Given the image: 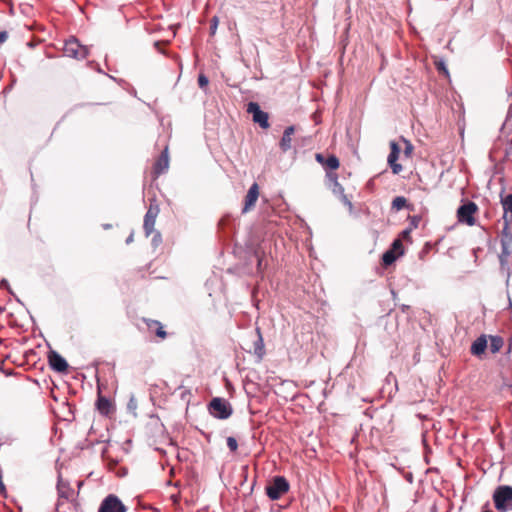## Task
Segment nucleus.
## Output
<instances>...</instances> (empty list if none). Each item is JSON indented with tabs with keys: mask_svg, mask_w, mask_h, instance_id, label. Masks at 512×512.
<instances>
[{
	"mask_svg": "<svg viewBox=\"0 0 512 512\" xmlns=\"http://www.w3.org/2000/svg\"><path fill=\"white\" fill-rule=\"evenodd\" d=\"M326 178H327L329 187H331L335 182H338V176L333 171L327 172Z\"/></svg>",
	"mask_w": 512,
	"mask_h": 512,
	"instance_id": "nucleus-27",
	"label": "nucleus"
},
{
	"mask_svg": "<svg viewBox=\"0 0 512 512\" xmlns=\"http://www.w3.org/2000/svg\"><path fill=\"white\" fill-rule=\"evenodd\" d=\"M503 346V339L499 336H490V342L487 347H489L492 353H497Z\"/></svg>",
	"mask_w": 512,
	"mask_h": 512,
	"instance_id": "nucleus-18",
	"label": "nucleus"
},
{
	"mask_svg": "<svg viewBox=\"0 0 512 512\" xmlns=\"http://www.w3.org/2000/svg\"><path fill=\"white\" fill-rule=\"evenodd\" d=\"M418 222H419V218L418 217H413L412 220H411V228H416L417 225H418Z\"/></svg>",
	"mask_w": 512,
	"mask_h": 512,
	"instance_id": "nucleus-38",
	"label": "nucleus"
},
{
	"mask_svg": "<svg viewBox=\"0 0 512 512\" xmlns=\"http://www.w3.org/2000/svg\"><path fill=\"white\" fill-rule=\"evenodd\" d=\"M390 250H394V253H396L397 255L401 256L404 254V248H403V244H402V241L400 238L398 239H395L392 243V246H391V249Z\"/></svg>",
	"mask_w": 512,
	"mask_h": 512,
	"instance_id": "nucleus-24",
	"label": "nucleus"
},
{
	"mask_svg": "<svg viewBox=\"0 0 512 512\" xmlns=\"http://www.w3.org/2000/svg\"><path fill=\"white\" fill-rule=\"evenodd\" d=\"M247 112L252 114L253 121L258 123L261 128L267 129L269 127L268 113L262 111L256 102L248 103Z\"/></svg>",
	"mask_w": 512,
	"mask_h": 512,
	"instance_id": "nucleus-7",
	"label": "nucleus"
},
{
	"mask_svg": "<svg viewBox=\"0 0 512 512\" xmlns=\"http://www.w3.org/2000/svg\"><path fill=\"white\" fill-rule=\"evenodd\" d=\"M508 229V226L506 225L503 229V237L501 238V253L499 255V261L502 267H506L510 263V254H511V247H512V237L507 236L506 230Z\"/></svg>",
	"mask_w": 512,
	"mask_h": 512,
	"instance_id": "nucleus-9",
	"label": "nucleus"
},
{
	"mask_svg": "<svg viewBox=\"0 0 512 512\" xmlns=\"http://www.w3.org/2000/svg\"><path fill=\"white\" fill-rule=\"evenodd\" d=\"M488 343L485 335L478 337L471 345V353L475 356H480L484 353Z\"/></svg>",
	"mask_w": 512,
	"mask_h": 512,
	"instance_id": "nucleus-15",
	"label": "nucleus"
},
{
	"mask_svg": "<svg viewBox=\"0 0 512 512\" xmlns=\"http://www.w3.org/2000/svg\"><path fill=\"white\" fill-rule=\"evenodd\" d=\"M169 167V156H168V148L166 147L158 160L156 161L154 165V171L157 175L162 174L165 172Z\"/></svg>",
	"mask_w": 512,
	"mask_h": 512,
	"instance_id": "nucleus-13",
	"label": "nucleus"
},
{
	"mask_svg": "<svg viewBox=\"0 0 512 512\" xmlns=\"http://www.w3.org/2000/svg\"><path fill=\"white\" fill-rule=\"evenodd\" d=\"M400 154V147L395 141L390 142V153L387 158L388 165L392 169L393 174L397 175L402 171V165L397 163Z\"/></svg>",
	"mask_w": 512,
	"mask_h": 512,
	"instance_id": "nucleus-10",
	"label": "nucleus"
},
{
	"mask_svg": "<svg viewBox=\"0 0 512 512\" xmlns=\"http://www.w3.org/2000/svg\"><path fill=\"white\" fill-rule=\"evenodd\" d=\"M8 35H7V32L5 31H1L0 32V44L5 42V40L7 39Z\"/></svg>",
	"mask_w": 512,
	"mask_h": 512,
	"instance_id": "nucleus-36",
	"label": "nucleus"
},
{
	"mask_svg": "<svg viewBox=\"0 0 512 512\" xmlns=\"http://www.w3.org/2000/svg\"><path fill=\"white\" fill-rule=\"evenodd\" d=\"M57 490L60 498L69 499L71 496V491L67 485H65L61 480L58 481Z\"/></svg>",
	"mask_w": 512,
	"mask_h": 512,
	"instance_id": "nucleus-20",
	"label": "nucleus"
},
{
	"mask_svg": "<svg viewBox=\"0 0 512 512\" xmlns=\"http://www.w3.org/2000/svg\"><path fill=\"white\" fill-rule=\"evenodd\" d=\"M209 80L204 74L198 76V84L201 89H205L208 86Z\"/></svg>",
	"mask_w": 512,
	"mask_h": 512,
	"instance_id": "nucleus-29",
	"label": "nucleus"
},
{
	"mask_svg": "<svg viewBox=\"0 0 512 512\" xmlns=\"http://www.w3.org/2000/svg\"><path fill=\"white\" fill-rule=\"evenodd\" d=\"M64 54L74 59H85L89 55V48L81 45L75 37L65 41Z\"/></svg>",
	"mask_w": 512,
	"mask_h": 512,
	"instance_id": "nucleus-3",
	"label": "nucleus"
},
{
	"mask_svg": "<svg viewBox=\"0 0 512 512\" xmlns=\"http://www.w3.org/2000/svg\"><path fill=\"white\" fill-rule=\"evenodd\" d=\"M294 131H295L294 126H289L284 130L282 138L279 143L280 149L283 152H286L291 148L292 135L294 134Z\"/></svg>",
	"mask_w": 512,
	"mask_h": 512,
	"instance_id": "nucleus-14",
	"label": "nucleus"
},
{
	"mask_svg": "<svg viewBox=\"0 0 512 512\" xmlns=\"http://www.w3.org/2000/svg\"><path fill=\"white\" fill-rule=\"evenodd\" d=\"M407 206V200L403 196H397L392 201V209H395L396 211H399Z\"/></svg>",
	"mask_w": 512,
	"mask_h": 512,
	"instance_id": "nucleus-23",
	"label": "nucleus"
},
{
	"mask_svg": "<svg viewBox=\"0 0 512 512\" xmlns=\"http://www.w3.org/2000/svg\"><path fill=\"white\" fill-rule=\"evenodd\" d=\"M340 197V200L341 202L348 207L349 211L352 212L353 211V204L352 202L348 199L347 195L344 193L342 195L339 196Z\"/></svg>",
	"mask_w": 512,
	"mask_h": 512,
	"instance_id": "nucleus-30",
	"label": "nucleus"
},
{
	"mask_svg": "<svg viewBox=\"0 0 512 512\" xmlns=\"http://www.w3.org/2000/svg\"><path fill=\"white\" fill-rule=\"evenodd\" d=\"M259 197V186L257 183H253L249 188L245 197L244 206L242 213H247L254 208Z\"/></svg>",
	"mask_w": 512,
	"mask_h": 512,
	"instance_id": "nucleus-11",
	"label": "nucleus"
},
{
	"mask_svg": "<svg viewBox=\"0 0 512 512\" xmlns=\"http://www.w3.org/2000/svg\"><path fill=\"white\" fill-rule=\"evenodd\" d=\"M289 482L283 476H276L272 482L266 486V494L271 500L280 499L285 493L289 491Z\"/></svg>",
	"mask_w": 512,
	"mask_h": 512,
	"instance_id": "nucleus-2",
	"label": "nucleus"
},
{
	"mask_svg": "<svg viewBox=\"0 0 512 512\" xmlns=\"http://www.w3.org/2000/svg\"><path fill=\"white\" fill-rule=\"evenodd\" d=\"M339 159L335 155H330L326 158L324 167L326 169H330L331 171H334L339 168Z\"/></svg>",
	"mask_w": 512,
	"mask_h": 512,
	"instance_id": "nucleus-21",
	"label": "nucleus"
},
{
	"mask_svg": "<svg viewBox=\"0 0 512 512\" xmlns=\"http://www.w3.org/2000/svg\"><path fill=\"white\" fill-rule=\"evenodd\" d=\"M264 353V342L261 334L258 332V339L254 343V354L257 355L259 359H262Z\"/></svg>",
	"mask_w": 512,
	"mask_h": 512,
	"instance_id": "nucleus-19",
	"label": "nucleus"
},
{
	"mask_svg": "<svg viewBox=\"0 0 512 512\" xmlns=\"http://www.w3.org/2000/svg\"><path fill=\"white\" fill-rule=\"evenodd\" d=\"M438 69H439V70H443L446 74H448V71H447V69L444 67V65H443V64L438 65Z\"/></svg>",
	"mask_w": 512,
	"mask_h": 512,
	"instance_id": "nucleus-41",
	"label": "nucleus"
},
{
	"mask_svg": "<svg viewBox=\"0 0 512 512\" xmlns=\"http://www.w3.org/2000/svg\"><path fill=\"white\" fill-rule=\"evenodd\" d=\"M159 213V207L157 204L151 203L145 216L143 229L145 235L148 237L154 232L155 221Z\"/></svg>",
	"mask_w": 512,
	"mask_h": 512,
	"instance_id": "nucleus-8",
	"label": "nucleus"
},
{
	"mask_svg": "<svg viewBox=\"0 0 512 512\" xmlns=\"http://www.w3.org/2000/svg\"><path fill=\"white\" fill-rule=\"evenodd\" d=\"M145 322L150 332H154L161 339L166 338L167 333L164 330L163 325L159 321L148 319L145 320Z\"/></svg>",
	"mask_w": 512,
	"mask_h": 512,
	"instance_id": "nucleus-16",
	"label": "nucleus"
},
{
	"mask_svg": "<svg viewBox=\"0 0 512 512\" xmlns=\"http://www.w3.org/2000/svg\"><path fill=\"white\" fill-rule=\"evenodd\" d=\"M403 141L406 144L404 154H405V156L409 157L412 153L413 146L409 141L405 140L404 138H403Z\"/></svg>",
	"mask_w": 512,
	"mask_h": 512,
	"instance_id": "nucleus-31",
	"label": "nucleus"
},
{
	"mask_svg": "<svg viewBox=\"0 0 512 512\" xmlns=\"http://www.w3.org/2000/svg\"><path fill=\"white\" fill-rule=\"evenodd\" d=\"M131 242H133V233H131L126 239V244H130Z\"/></svg>",
	"mask_w": 512,
	"mask_h": 512,
	"instance_id": "nucleus-40",
	"label": "nucleus"
},
{
	"mask_svg": "<svg viewBox=\"0 0 512 512\" xmlns=\"http://www.w3.org/2000/svg\"><path fill=\"white\" fill-rule=\"evenodd\" d=\"M98 512H126V507L116 495L110 494L101 502Z\"/></svg>",
	"mask_w": 512,
	"mask_h": 512,
	"instance_id": "nucleus-6",
	"label": "nucleus"
},
{
	"mask_svg": "<svg viewBox=\"0 0 512 512\" xmlns=\"http://www.w3.org/2000/svg\"><path fill=\"white\" fill-rule=\"evenodd\" d=\"M153 245L158 246L161 242V235L159 232H155L153 239H152Z\"/></svg>",
	"mask_w": 512,
	"mask_h": 512,
	"instance_id": "nucleus-33",
	"label": "nucleus"
},
{
	"mask_svg": "<svg viewBox=\"0 0 512 512\" xmlns=\"http://www.w3.org/2000/svg\"><path fill=\"white\" fill-rule=\"evenodd\" d=\"M495 508L498 511L506 512L511 509L509 504L512 501V487L511 486H499L493 495Z\"/></svg>",
	"mask_w": 512,
	"mask_h": 512,
	"instance_id": "nucleus-1",
	"label": "nucleus"
},
{
	"mask_svg": "<svg viewBox=\"0 0 512 512\" xmlns=\"http://www.w3.org/2000/svg\"><path fill=\"white\" fill-rule=\"evenodd\" d=\"M98 411L103 415H108L111 410L110 401L103 396H99L96 402Z\"/></svg>",
	"mask_w": 512,
	"mask_h": 512,
	"instance_id": "nucleus-17",
	"label": "nucleus"
},
{
	"mask_svg": "<svg viewBox=\"0 0 512 512\" xmlns=\"http://www.w3.org/2000/svg\"><path fill=\"white\" fill-rule=\"evenodd\" d=\"M219 24V18L217 16L212 17L210 21V34L215 35Z\"/></svg>",
	"mask_w": 512,
	"mask_h": 512,
	"instance_id": "nucleus-26",
	"label": "nucleus"
},
{
	"mask_svg": "<svg viewBox=\"0 0 512 512\" xmlns=\"http://www.w3.org/2000/svg\"><path fill=\"white\" fill-rule=\"evenodd\" d=\"M399 255H397L396 253H394V250H388L386 251L383 256H382V261H383V264L385 266H389L391 265L392 263L395 262V260L397 259Z\"/></svg>",
	"mask_w": 512,
	"mask_h": 512,
	"instance_id": "nucleus-22",
	"label": "nucleus"
},
{
	"mask_svg": "<svg viewBox=\"0 0 512 512\" xmlns=\"http://www.w3.org/2000/svg\"><path fill=\"white\" fill-rule=\"evenodd\" d=\"M227 446L232 452H235L238 448L237 440L234 437H228Z\"/></svg>",
	"mask_w": 512,
	"mask_h": 512,
	"instance_id": "nucleus-28",
	"label": "nucleus"
},
{
	"mask_svg": "<svg viewBox=\"0 0 512 512\" xmlns=\"http://www.w3.org/2000/svg\"><path fill=\"white\" fill-rule=\"evenodd\" d=\"M477 205L468 201L461 205L457 210V218L460 223H465L469 226H473L475 224L474 214L477 212Z\"/></svg>",
	"mask_w": 512,
	"mask_h": 512,
	"instance_id": "nucleus-5",
	"label": "nucleus"
},
{
	"mask_svg": "<svg viewBox=\"0 0 512 512\" xmlns=\"http://www.w3.org/2000/svg\"><path fill=\"white\" fill-rule=\"evenodd\" d=\"M62 505H63V503L60 500H58L57 506H56V512H64L61 510Z\"/></svg>",
	"mask_w": 512,
	"mask_h": 512,
	"instance_id": "nucleus-39",
	"label": "nucleus"
},
{
	"mask_svg": "<svg viewBox=\"0 0 512 512\" xmlns=\"http://www.w3.org/2000/svg\"><path fill=\"white\" fill-rule=\"evenodd\" d=\"M48 361L51 368L57 372H65L68 369L67 361L56 351H50Z\"/></svg>",
	"mask_w": 512,
	"mask_h": 512,
	"instance_id": "nucleus-12",
	"label": "nucleus"
},
{
	"mask_svg": "<svg viewBox=\"0 0 512 512\" xmlns=\"http://www.w3.org/2000/svg\"><path fill=\"white\" fill-rule=\"evenodd\" d=\"M411 231H412V228H407V229L403 230V231L401 232V238H403V239H409V238H410V233H411Z\"/></svg>",
	"mask_w": 512,
	"mask_h": 512,
	"instance_id": "nucleus-34",
	"label": "nucleus"
},
{
	"mask_svg": "<svg viewBox=\"0 0 512 512\" xmlns=\"http://www.w3.org/2000/svg\"><path fill=\"white\" fill-rule=\"evenodd\" d=\"M315 158H316V160H317V162H318V163H320V164H322V165L324 166L325 161H326V158H325L322 154L317 153V154L315 155Z\"/></svg>",
	"mask_w": 512,
	"mask_h": 512,
	"instance_id": "nucleus-35",
	"label": "nucleus"
},
{
	"mask_svg": "<svg viewBox=\"0 0 512 512\" xmlns=\"http://www.w3.org/2000/svg\"><path fill=\"white\" fill-rule=\"evenodd\" d=\"M333 194L336 196H340L344 194V188L339 182H335L331 187H329Z\"/></svg>",
	"mask_w": 512,
	"mask_h": 512,
	"instance_id": "nucleus-25",
	"label": "nucleus"
},
{
	"mask_svg": "<svg viewBox=\"0 0 512 512\" xmlns=\"http://www.w3.org/2000/svg\"><path fill=\"white\" fill-rule=\"evenodd\" d=\"M9 287V283L6 279H2L0 282V288L7 289Z\"/></svg>",
	"mask_w": 512,
	"mask_h": 512,
	"instance_id": "nucleus-37",
	"label": "nucleus"
},
{
	"mask_svg": "<svg viewBox=\"0 0 512 512\" xmlns=\"http://www.w3.org/2000/svg\"><path fill=\"white\" fill-rule=\"evenodd\" d=\"M254 255L255 257L257 258V266H258V269L261 268V265H262V257H261V251H260V247H257L254 249Z\"/></svg>",
	"mask_w": 512,
	"mask_h": 512,
	"instance_id": "nucleus-32",
	"label": "nucleus"
},
{
	"mask_svg": "<svg viewBox=\"0 0 512 512\" xmlns=\"http://www.w3.org/2000/svg\"><path fill=\"white\" fill-rule=\"evenodd\" d=\"M209 412L218 419H227L232 415L231 404L222 398H213L209 403Z\"/></svg>",
	"mask_w": 512,
	"mask_h": 512,
	"instance_id": "nucleus-4",
	"label": "nucleus"
}]
</instances>
